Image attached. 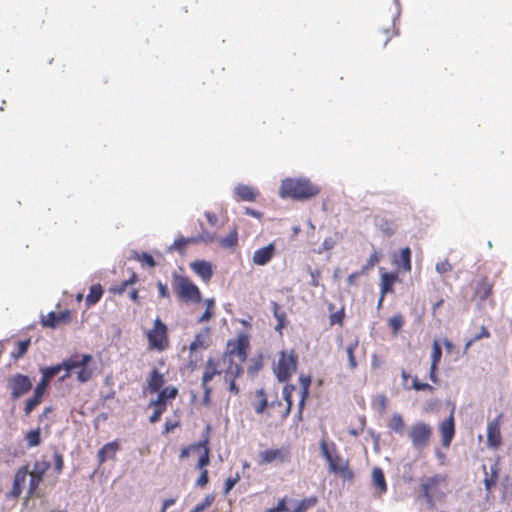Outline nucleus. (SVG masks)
Segmentation results:
<instances>
[{
	"mask_svg": "<svg viewBox=\"0 0 512 512\" xmlns=\"http://www.w3.org/2000/svg\"><path fill=\"white\" fill-rule=\"evenodd\" d=\"M419 492L430 507L446 498L448 492V476L446 474H434L421 479Z\"/></svg>",
	"mask_w": 512,
	"mask_h": 512,
	"instance_id": "1",
	"label": "nucleus"
},
{
	"mask_svg": "<svg viewBox=\"0 0 512 512\" xmlns=\"http://www.w3.org/2000/svg\"><path fill=\"white\" fill-rule=\"evenodd\" d=\"M320 450L328 462L329 471L342 478L344 481H352L354 472L350 469V461L344 459L338 452L335 443L328 444L325 440L320 443Z\"/></svg>",
	"mask_w": 512,
	"mask_h": 512,
	"instance_id": "2",
	"label": "nucleus"
},
{
	"mask_svg": "<svg viewBox=\"0 0 512 512\" xmlns=\"http://www.w3.org/2000/svg\"><path fill=\"white\" fill-rule=\"evenodd\" d=\"M249 349L248 334L240 333L237 338L228 340L221 358L228 364V368H242L247 360Z\"/></svg>",
	"mask_w": 512,
	"mask_h": 512,
	"instance_id": "3",
	"label": "nucleus"
},
{
	"mask_svg": "<svg viewBox=\"0 0 512 512\" xmlns=\"http://www.w3.org/2000/svg\"><path fill=\"white\" fill-rule=\"evenodd\" d=\"M319 188L307 179L288 178L282 181L280 196L294 200H305L316 196Z\"/></svg>",
	"mask_w": 512,
	"mask_h": 512,
	"instance_id": "4",
	"label": "nucleus"
},
{
	"mask_svg": "<svg viewBox=\"0 0 512 512\" xmlns=\"http://www.w3.org/2000/svg\"><path fill=\"white\" fill-rule=\"evenodd\" d=\"M298 367V356L293 349L281 350L274 366V373L280 382H288L296 373Z\"/></svg>",
	"mask_w": 512,
	"mask_h": 512,
	"instance_id": "5",
	"label": "nucleus"
},
{
	"mask_svg": "<svg viewBox=\"0 0 512 512\" xmlns=\"http://www.w3.org/2000/svg\"><path fill=\"white\" fill-rule=\"evenodd\" d=\"M148 349L163 352L170 347V338L167 325L157 317L151 329L146 332Z\"/></svg>",
	"mask_w": 512,
	"mask_h": 512,
	"instance_id": "6",
	"label": "nucleus"
},
{
	"mask_svg": "<svg viewBox=\"0 0 512 512\" xmlns=\"http://www.w3.org/2000/svg\"><path fill=\"white\" fill-rule=\"evenodd\" d=\"M172 288L177 296L185 302L199 303L201 301L199 288L186 276L173 274Z\"/></svg>",
	"mask_w": 512,
	"mask_h": 512,
	"instance_id": "7",
	"label": "nucleus"
},
{
	"mask_svg": "<svg viewBox=\"0 0 512 512\" xmlns=\"http://www.w3.org/2000/svg\"><path fill=\"white\" fill-rule=\"evenodd\" d=\"M291 462V449L289 446L268 448L258 452L257 464L259 466L284 465Z\"/></svg>",
	"mask_w": 512,
	"mask_h": 512,
	"instance_id": "8",
	"label": "nucleus"
},
{
	"mask_svg": "<svg viewBox=\"0 0 512 512\" xmlns=\"http://www.w3.org/2000/svg\"><path fill=\"white\" fill-rule=\"evenodd\" d=\"M433 436V428L425 422H416L411 425L408 431V437L412 447L421 452L427 448Z\"/></svg>",
	"mask_w": 512,
	"mask_h": 512,
	"instance_id": "9",
	"label": "nucleus"
},
{
	"mask_svg": "<svg viewBox=\"0 0 512 512\" xmlns=\"http://www.w3.org/2000/svg\"><path fill=\"white\" fill-rule=\"evenodd\" d=\"M227 371L228 364L221 357H210L204 365L201 379L202 388H206L215 376H225Z\"/></svg>",
	"mask_w": 512,
	"mask_h": 512,
	"instance_id": "10",
	"label": "nucleus"
},
{
	"mask_svg": "<svg viewBox=\"0 0 512 512\" xmlns=\"http://www.w3.org/2000/svg\"><path fill=\"white\" fill-rule=\"evenodd\" d=\"M503 418L504 414L500 413L488 422L486 444L489 449L497 450L502 445L501 425Z\"/></svg>",
	"mask_w": 512,
	"mask_h": 512,
	"instance_id": "11",
	"label": "nucleus"
},
{
	"mask_svg": "<svg viewBox=\"0 0 512 512\" xmlns=\"http://www.w3.org/2000/svg\"><path fill=\"white\" fill-rule=\"evenodd\" d=\"M50 462L46 460L36 461L33 465V470L29 472L30 481L28 488V495L32 496L35 491L39 488L40 484L43 482L44 475L50 468Z\"/></svg>",
	"mask_w": 512,
	"mask_h": 512,
	"instance_id": "12",
	"label": "nucleus"
},
{
	"mask_svg": "<svg viewBox=\"0 0 512 512\" xmlns=\"http://www.w3.org/2000/svg\"><path fill=\"white\" fill-rule=\"evenodd\" d=\"M8 387L11 390L12 399H17L31 390L32 382L28 376L16 374L8 379Z\"/></svg>",
	"mask_w": 512,
	"mask_h": 512,
	"instance_id": "13",
	"label": "nucleus"
},
{
	"mask_svg": "<svg viewBox=\"0 0 512 512\" xmlns=\"http://www.w3.org/2000/svg\"><path fill=\"white\" fill-rule=\"evenodd\" d=\"M472 286L474 290L472 300L477 301L479 304L488 300L493 295L494 283L487 277H482L481 279L475 281Z\"/></svg>",
	"mask_w": 512,
	"mask_h": 512,
	"instance_id": "14",
	"label": "nucleus"
},
{
	"mask_svg": "<svg viewBox=\"0 0 512 512\" xmlns=\"http://www.w3.org/2000/svg\"><path fill=\"white\" fill-rule=\"evenodd\" d=\"M71 321V312L64 310L59 313L49 312L46 316L41 317V323L44 327L57 328L61 324H68Z\"/></svg>",
	"mask_w": 512,
	"mask_h": 512,
	"instance_id": "15",
	"label": "nucleus"
},
{
	"mask_svg": "<svg viewBox=\"0 0 512 512\" xmlns=\"http://www.w3.org/2000/svg\"><path fill=\"white\" fill-rule=\"evenodd\" d=\"M29 473L28 465L21 466L17 469L11 490L7 493L8 498L17 499L23 491L27 475Z\"/></svg>",
	"mask_w": 512,
	"mask_h": 512,
	"instance_id": "16",
	"label": "nucleus"
},
{
	"mask_svg": "<svg viewBox=\"0 0 512 512\" xmlns=\"http://www.w3.org/2000/svg\"><path fill=\"white\" fill-rule=\"evenodd\" d=\"M439 432L441 435L442 446L448 448L455 435V422L453 412H451L448 419L442 421L439 424Z\"/></svg>",
	"mask_w": 512,
	"mask_h": 512,
	"instance_id": "17",
	"label": "nucleus"
},
{
	"mask_svg": "<svg viewBox=\"0 0 512 512\" xmlns=\"http://www.w3.org/2000/svg\"><path fill=\"white\" fill-rule=\"evenodd\" d=\"M178 396V389L175 386H167L158 392L157 398L150 402V405L166 411L169 400Z\"/></svg>",
	"mask_w": 512,
	"mask_h": 512,
	"instance_id": "18",
	"label": "nucleus"
},
{
	"mask_svg": "<svg viewBox=\"0 0 512 512\" xmlns=\"http://www.w3.org/2000/svg\"><path fill=\"white\" fill-rule=\"evenodd\" d=\"M442 349L438 340H434L431 351V365L429 370V379L432 383L438 384L439 377L437 374L438 365L441 361Z\"/></svg>",
	"mask_w": 512,
	"mask_h": 512,
	"instance_id": "19",
	"label": "nucleus"
},
{
	"mask_svg": "<svg viewBox=\"0 0 512 512\" xmlns=\"http://www.w3.org/2000/svg\"><path fill=\"white\" fill-rule=\"evenodd\" d=\"M119 450L120 444L118 440L106 443L97 453L98 463L101 465L107 460L115 459Z\"/></svg>",
	"mask_w": 512,
	"mask_h": 512,
	"instance_id": "20",
	"label": "nucleus"
},
{
	"mask_svg": "<svg viewBox=\"0 0 512 512\" xmlns=\"http://www.w3.org/2000/svg\"><path fill=\"white\" fill-rule=\"evenodd\" d=\"M92 356L90 354L71 357L63 362L64 369L67 371L65 375L61 377V379H65L69 377V371L74 369H80L82 366L87 365L89 362H91Z\"/></svg>",
	"mask_w": 512,
	"mask_h": 512,
	"instance_id": "21",
	"label": "nucleus"
},
{
	"mask_svg": "<svg viewBox=\"0 0 512 512\" xmlns=\"http://www.w3.org/2000/svg\"><path fill=\"white\" fill-rule=\"evenodd\" d=\"M483 470L485 473L484 477V485L486 491L490 492L493 487L496 486L498 479H499V472H500V461L499 459H496L493 464L490 466L489 473L486 471V467L483 466Z\"/></svg>",
	"mask_w": 512,
	"mask_h": 512,
	"instance_id": "22",
	"label": "nucleus"
},
{
	"mask_svg": "<svg viewBox=\"0 0 512 512\" xmlns=\"http://www.w3.org/2000/svg\"><path fill=\"white\" fill-rule=\"evenodd\" d=\"M164 384V374H162L157 368H153L147 379V390L150 393H158L163 389Z\"/></svg>",
	"mask_w": 512,
	"mask_h": 512,
	"instance_id": "23",
	"label": "nucleus"
},
{
	"mask_svg": "<svg viewBox=\"0 0 512 512\" xmlns=\"http://www.w3.org/2000/svg\"><path fill=\"white\" fill-rule=\"evenodd\" d=\"M190 267L205 282H208L213 275L212 265L208 261H195Z\"/></svg>",
	"mask_w": 512,
	"mask_h": 512,
	"instance_id": "24",
	"label": "nucleus"
},
{
	"mask_svg": "<svg viewBox=\"0 0 512 512\" xmlns=\"http://www.w3.org/2000/svg\"><path fill=\"white\" fill-rule=\"evenodd\" d=\"M274 253H275V246L273 243H270L267 246L257 249L254 252L253 262L256 265H265L272 259V257L274 256Z\"/></svg>",
	"mask_w": 512,
	"mask_h": 512,
	"instance_id": "25",
	"label": "nucleus"
},
{
	"mask_svg": "<svg viewBox=\"0 0 512 512\" xmlns=\"http://www.w3.org/2000/svg\"><path fill=\"white\" fill-rule=\"evenodd\" d=\"M208 440H204L202 442L192 444L193 449L202 450V454L200 455L198 462L196 464V468L199 470H204L205 467L210 462L209 448L207 446Z\"/></svg>",
	"mask_w": 512,
	"mask_h": 512,
	"instance_id": "26",
	"label": "nucleus"
},
{
	"mask_svg": "<svg viewBox=\"0 0 512 512\" xmlns=\"http://www.w3.org/2000/svg\"><path fill=\"white\" fill-rule=\"evenodd\" d=\"M243 372V368H228L226 375L224 376L225 383L228 384V389L233 394L239 393V388L236 385V379L240 377Z\"/></svg>",
	"mask_w": 512,
	"mask_h": 512,
	"instance_id": "27",
	"label": "nucleus"
},
{
	"mask_svg": "<svg viewBox=\"0 0 512 512\" xmlns=\"http://www.w3.org/2000/svg\"><path fill=\"white\" fill-rule=\"evenodd\" d=\"M235 194L244 201H255L259 195L258 191L251 186L239 185L235 188Z\"/></svg>",
	"mask_w": 512,
	"mask_h": 512,
	"instance_id": "28",
	"label": "nucleus"
},
{
	"mask_svg": "<svg viewBox=\"0 0 512 512\" xmlns=\"http://www.w3.org/2000/svg\"><path fill=\"white\" fill-rule=\"evenodd\" d=\"M372 482L375 489L379 494H384L387 491V483L382 469L376 467L372 471Z\"/></svg>",
	"mask_w": 512,
	"mask_h": 512,
	"instance_id": "29",
	"label": "nucleus"
},
{
	"mask_svg": "<svg viewBox=\"0 0 512 512\" xmlns=\"http://www.w3.org/2000/svg\"><path fill=\"white\" fill-rule=\"evenodd\" d=\"M318 498L316 496L306 497L301 501L295 502L291 507V512H306L308 509L317 505Z\"/></svg>",
	"mask_w": 512,
	"mask_h": 512,
	"instance_id": "30",
	"label": "nucleus"
},
{
	"mask_svg": "<svg viewBox=\"0 0 512 512\" xmlns=\"http://www.w3.org/2000/svg\"><path fill=\"white\" fill-rule=\"evenodd\" d=\"M220 247L224 249H232L238 244V231L237 228L234 227L230 233L225 236L217 239Z\"/></svg>",
	"mask_w": 512,
	"mask_h": 512,
	"instance_id": "31",
	"label": "nucleus"
},
{
	"mask_svg": "<svg viewBox=\"0 0 512 512\" xmlns=\"http://www.w3.org/2000/svg\"><path fill=\"white\" fill-rule=\"evenodd\" d=\"M387 426L391 431L400 435L403 434L405 429L403 416L400 413L392 414Z\"/></svg>",
	"mask_w": 512,
	"mask_h": 512,
	"instance_id": "32",
	"label": "nucleus"
},
{
	"mask_svg": "<svg viewBox=\"0 0 512 512\" xmlns=\"http://www.w3.org/2000/svg\"><path fill=\"white\" fill-rule=\"evenodd\" d=\"M103 295V288L100 284H94L90 287V291L86 296L85 302L87 307L95 305Z\"/></svg>",
	"mask_w": 512,
	"mask_h": 512,
	"instance_id": "33",
	"label": "nucleus"
},
{
	"mask_svg": "<svg viewBox=\"0 0 512 512\" xmlns=\"http://www.w3.org/2000/svg\"><path fill=\"white\" fill-rule=\"evenodd\" d=\"M397 280V275L394 273H383L381 275V294L393 292L394 283Z\"/></svg>",
	"mask_w": 512,
	"mask_h": 512,
	"instance_id": "34",
	"label": "nucleus"
},
{
	"mask_svg": "<svg viewBox=\"0 0 512 512\" xmlns=\"http://www.w3.org/2000/svg\"><path fill=\"white\" fill-rule=\"evenodd\" d=\"M255 397L257 401L253 403V408L257 414H262L264 410L267 407H269V403L264 389L257 390L255 393Z\"/></svg>",
	"mask_w": 512,
	"mask_h": 512,
	"instance_id": "35",
	"label": "nucleus"
},
{
	"mask_svg": "<svg viewBox=\"0 0 512 512\" xmlns=\"http://www.w3.org/2000/svg\"><path fill=\"white\" fill-rule=\"evenodd\" d=\"M405 324V318L401 313L394 314L388 320V326L393 336H397Z\"/></svg>",
	"mask_w": 512,
	"mask_h": 512,
	"instance_id": "36",
	"label": "nucleus"
},
{
	"mask_svg": "<svg viewBox=\"0 0 512 512\" xmlns=\"http://www.w3.org/2000/svg\"><path fill=\"white\" fill-rule=\"evenodd\" d=\"M294 390H295V386L294 385H286L283 388V398H284V400L286 402V406L283 409V411L281 412V417L282 418H286L289 415V413H290V410H291V407H292V394H293Z\"/></svg>",
	"mask_w": 512,
	"mask_h": 512,
	"instance_id": "37",
	"label": "nucleus"
},
{
	"mask_svg": "<svg viewBox=\"0 0 512 512\" xmlns=\"http://www.w3.org/2000/svg\"><path fill=\"white\" fill-rule=\"evenodd\" d=\"M398 264L401 265L402 269L405 272H410L412 269L411 264V250L409 247H405L401 249L399 254V261Z\"/></svg>",
	"mask_w": 512,
	"mask_h": 512,
	"instance_id": "38",
	"label": "nucleus"
},
{
	"mask_svg": "<svg viewBox=\"0 0 512 512\" xmlns=\"http://www.w3.org/2000/svg\"><path fill=\"white\" fill-rule=\"evenodd\" d=\"M25 440L28 448L36 447L41 444V429L38 427L34 430H30L25 435Z\"/></svg>",
	"mask_w": 512,
	"mask_h": 512,
	"instance_id": "39",
	"label": "nucleus"
},
{
	"mask_svg": "<svg viewBox=\"0 0 512 512\" xmlns=\"http://www.w3.org/2000/svg\"><path fill=\"white\" fill-rule=\"evenodd\" d=\"M272 306H273V315L277 320V325H276L275 329L278 332H281V330L285 327V324H286L285 323L286 314L284 311L280 310V306L278 305L277 302H272Z\"/></svg>",
	"mask_w": 512,
	"mask_h": 512,
	"instance_id": "40",
	"label": "nucleus"
},
{
	"mask_svg": "<svg viewBox=\"0 0 512 512\" xmlns=\"http://www.w3.org/2000/svg\"><path fill=\"white\" fill-rule=\"evenodd\" d=\"M358 340H355L351 343H349L346 347V353H347V357H348V362H349V368L351 370H355L357 368V361H356V358H355V350L357 349L358 347Z\"/></svg>",
	"mask_w": 512,
	"mask_h": 512,
	"instance_id": "41",
	"label": "nucleus"
},
{
	"mask_svg": "<svg viewBox=\"0 0 512 512\" xmlns=\"http://www.w3.org/2000/svg\"><path fill=\"white\" fill-rule=\"evenodd\" d=\"M300 382L302 385V397L299 402V416L302 414V409L304 406L305 399L308 395V389L311 384V378L309 376H300Z\"/></svg>",
	"mask_w": 512,
	"mask_h": 512,
	"instance_id": "42",
	"label": "nucleus"
},
{
	"mask_svg": "<svg viewBox=\"0 0 512 512\" xmlns=\"http://www.w3.org/2000/svg\"><path fill=\"white\" fill-rule=\"evenodd\" d=\"M136 280H137V277H136L135 273H133L129 279L122 281L118 286L111 288L110 291L115 294L121 295L125 292L126 288L129 285L134 284L136 282Z\"/></svg>",
	"mask_w": 512,
	"mask_h": 512,
	"instance_id": "43",
	"label": "nucleus"
},
{
	"mask_svg": "<svg viewBox=\"0 0 512 512\" xmlns=\"http://www.w3.org/2000/svg\"><path fill=\"white\" fill-rule=\"evenodd\" d=\"M205 303H206V310L204 311L202 316L198 319L199 323L209 321L213 317V314H214V311H213L214 303H215L214 300L207 299L205 301Z\"/></svg>",
	"mask_w": 512,
	"mask_h": 512,
	"instance_id": "44",
	"label": "nucleus"
},
{
	"mask_svg": "<svg viewBox=\"0 0 512 512\" xmlns=\"http://www.w3.org/2000/svg\"><path fill=\"white\" fill-rule=\"evenodd\" d=\"M42 398L33 394V397L28 399L25 403L24 413L29 416L32 411L41 403Z\"/></svg>",
	"mask_w": 512,
	"mask_h": 512,
	"instance_id": "45",
	"label": "nucleus"
},
{
	"mask_svg": "<svg viewBox=\"0 0 512 512\" xmlns=\"http://www.w3.org/2000/svg\"><path fill=\"white\" fill-rule=\"evenodd\" d=\"M344 318H345V309H344V307H342L338 311H335L330 314V316H329L330 325L333 326V325L338 324L339 326H342L343 322H344Z\"/></svg>",
	"mask_w": 512,
	"mask_h": 512,
	"instance_id": "46",
	"label": "nucleus"
},
{
	"mask_svg": "<svg viewBox=\"0 0 512 512\" xmlns=\"http://www.w3.org/2000/svg\"><path fill=\"white\" fill-rule=\"evenodd\" d=\"M189 244H196V240L193 237H189V238L179 237L174 241L172 248L175 250H178V251H182Z\"/></svg>",
	"mask_w": 512,
	"mask_h": 512,
	"instance_id": "47",
	"label": "nucleus"
},
{
	"mask_svg": "<svg viewBox=\"0 0 512 512\" xmlns=\"http://www.w3.org/2000/svg\"><path fill=\"white\" fill-rule=\"evenodd\" d=\"M30 345V339L18 341L17 342V350L12 352V356L15 359H19L23 355L26 354Z\"/></svg>",
	"mask_w": 512,
	"mask_h": 512,
	"instance_id": "48",
	"label": "nucleus"
},
{
	"mask_svg": "<svg viewBox=\"0 0 512 512\" xmlns=\"http://www.w3.org/2000/svg\"><path fill=\"white\" fill-rule=\"evenodd\" d=\"M63 369H64L63 363L62 364H57L55 366L43 369L42 370V376L44 378H46L48 381H50L51 378H53L54 376L59 374L60 371L63 370Z\"/></svg>",
	"mask_w": 512,
	"mask_h": 512,
	"instance_id": "49",
	"label": "nucleus"
},
{
	"mask_svg": "<svg viewBox=\"0 0 512 512\" xmlns=\"http://www.w3.org/2000/svg\"><path fill=\"white\" fill-rule=\"evenodd\" d=\"M380 261V255L377 251H374L369 259L367 260L366 264L362 266L361 271L366 274L369 270H371L378 262Z\"/></svg>",
	"mask_w": 512,
	"mask_h": 512,
	"instance_id": "50",
	"label": "nucleus"
},
{
	"mask_svg": "<svg viewBox=\"0 0 512 512\" xmlns=\"http://www.w3.org/2000/svg\"><path fill=\"white\" fill-rule=\"evenodd\" d=\"M193 238L196 240V244L201 242L208 244L217 240L215 233H210L207 231H203L202 233H200L197 236H194Z\"/></svg>",
	"mask_w": 512,
	"mask_h": 512,
	"instance_id": "51",
	"label": "nucleus"
},
{
	"mask_svg": "<svg viewBox=\"0 0 512 512\" xmlns=\"http://www.w3.org/2000/svg\"><path fill=\"white\" fill-rule=\"evenodd\" d=\"M93 375L92 369L88 368L87 365L82 366L77 374V379L79 382L84 383L91 379Z\"/></svg>",
	"mask_w": 512,
	"mask_h": 512,
	"instance_id": "52",
	"label": "nucleus"
},
{
	"mask_svg": "<svg viewBox=\"0 0 512 512\" xmlns=\"http://www.w3.org/2000/svg\"><path fill=\"white\" fill-rule=\"evenodd\" d=\"M411 389L415 391H429L433 392L434 387L428 383L420 382L417 377L413 378Z\"/></svg>",
	"mask_w": 512,
	"mask_h": 512,
	"instance_id": "53",
	"label": "nucleus"
},
{
	"mask_svg": "<svg viewBox=\"0 0 512 512\" xmlns=\"http://www.w3.org/2000/svg\"><path fill=\"white\" fill-rule=\"evenodd\" d=\"M53 458H54V471L56 474H61L63 469H64V458H63V455L58 452V451H55L54 452V455H53Z\"/></svg>",
	"mask_w": 512,
	"mask_h": 512,
	"instance_id": "54",
	"label": "nucleus"
},
{
	"mask_svg": "<svg viewBox=\"0 0 512 512\" xmlns=\"http://www.w3.org/2000/svg\"><path fill=\"white\" fill-rule=\"evenodd\" d=\"M240 476L238 473L235 476L228 477L224 484L223 494L227 495L233 487L239 482Z\"/></svg>",
	"mask_w": 512,
	"mask_h": 512,
	"instance_id": "55",
	"label": "nucleus"
},
{
	"mask_svg": "<svg viewBox=\"0 0 512 512\" xmlns=\"http://www.w3.org/2000/svg\"><path fill=\"white\" fill-rule=\"evenodd\" d=\"M491 336L490 332L485 326L481 327L480 333L476 334L471 340H469L465 345V350H467L472 343L482 339V338H489Z\"/></svg>",
	"mask_w": 512,
	"mask_h": 512,
	"instance_id": "56",
	"label": "nucleus"
},
{
	"mask_svg": "<svg viewBox=\"0 0 512 512\" xmlns=\"http://www.w3.org/2000/svg\"><path fill=\"white\" fill-rule=\"evenodd\" d=\"M266 512H291V507L286 505V498H282L275 507L268 508Z\"/></svg>",
	"mask_w": 512,
	"mask_h": 512,
	"instance_id": "57",
	"label": "nucleus"
},
{
	"mask_svg": "<svg viewBox=\"0 0 512 512\" xmlns=\"http://www.w3.org/2000/svg\"><path fill=\"white\" fill-rule=\"evenodd\" d=\"M214 501V496L212 495H207L205 497V499L201 502V503H198L194 509L192 510V512H202L204 511L207 507H209Z\"/></svg>",
	"mask_w": 512,
	"mask_h": 512,
	"instance_id": "58",
	"label": "nucleus"
},
{
	"mask_svg": "<svg viewBox=\"0 0 512 512\" xmlns=\"http://www.w3.org/2000/svg\"><path fill=\"white\" fill-rule=\"evenodd\" d=\"M137 259L141 263H143L149 267H154L156 265V262H155L153 256L148 254L147 252H142L140 255L137 256Z\"/></svg>",
	"mask_w": 512,
	"mask_h": 512,
	"instance_id": "59",
	"label": "nucleus"
},
{
	"mask_svg": "<svg viewBox=\"0 0 512 512\" xmlns=\"http://www.w3.org/2000/svg\"><path fill=\"white\" fill-rule=\"evenodd\" d=\"M48 383H49V381L42 376L40 382L37 384L36 388L34 389V394L43 398V395L48 386Z\"/></svg>",
	"mask_w": 512,
	"mask_h": 512,
	"instance_id": "60",
	"label": "nucleus"
},
{
	"mask_svg": "<svg viewBox=\"0 0 512 512\" xmlns=\"http://www.w3.org/2000/svg\"><path fill=\"white\" fill-rule=\"evenodd\" d=\"M382 34L384 36L383 45L386 46L388 41L397 34V31L395 30L394 25L392 24L390 27L383 29Z\"/></svg>",
	"mask_w": 512,
	"mask_h": 512,
	"instance_id": "61",
	"label": "nucleus"
},
{
	"mask_svg": "<svg viewBox=\"0 0 512 512\" xmlns=\"http://www.w3.org/2000/svg\"><path fill=\"white\" fill-rule=\"evenodd\" d=\"M436 270L438 273L444 274L452 270V265L448 260H444L436 264Z\"/></svg>",
	"mask_w": 512,
	"mask_h": 512,
	"instance_id": "62",
	"label": "nucleus"
},
{
	"mask_svg": "<svg viewBox=\"0 0 512 512\" xmlns=\"http://www.w3.org/2000/svg\"><path fill=\"white\" fill-rule=\"evenodd\" d=\"M310 276H311L310 285L313 287H318L320 285V277H321L320 270H318V269L311 270Z\"/></svg>",
	"mask_w": 512,
	"mask_h": 512,
	"instance_id": "63",
	"label": "nucleus"
},
{
	"mask_svg": "<svg viewBox=\"0 0 512 512\" xmlns=\"http://www.w3.org/2000/svg\"><path fill=\"white\" fill-rule=\"evenodd\" d=\"M208 481H209L208 471L206 469L201 470V474L196 481V485L199 487H204L207 485Z\"/></svg>",
	"mask_w": 512,
	"mask_h": 512,
	"instance_id": "64",
	"label": "nucleus"
}]
</instances>
